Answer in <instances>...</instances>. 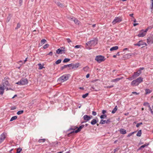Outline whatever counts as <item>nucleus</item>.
<instances>
[{
    "label": "nucleus",
    "mask_w": 153,
    "mask_h": 153,
    "mask_svg": "<svg viewBox=\"0 0 153 153\" xmlns=\"http://www.w3.org/2000/svg\"><path fill=\"white\" fill-rule=\"evenodd\" d=\"M97 43V39H94L86 43V48L87 49L90 50L91 49V47L95 45Z\"/></svg>",
    "instance_id": "f257e3e1"
},
{
    "label": "nucleus",
    "mask_w": 153,
    "mask_h": 153,
    "mask_svg": "<svg viewBox=\"0 0 153 153\" xmlns=\"http://www.w3.org/2000/svg\"><path fill=\"white\" fill-rule=\"evenodd\" d=\"M143 78L139 77L136 79L132 81L131 83V85L132 86H137L140 83L143 82Z\"/></svg>",
    "instance_id": "f03ea898"
},
{
    "label": "nucleus",
    "mask_w": 153,
    "mask_h": 153,
    "mask_svg": "<svg viewBox=\"0 0 153 153\" xmlns=\"http://www.w3.org/2000/svg\"><path fill=\"white\" fill-rule=\"evenodd\" d=\"M69 77V74H65L60 77L58 81L61 82H63L67 80Z\"/></svg>",
    "instance_id": "7ed1b4c3"
},
{
    "label": "nucleus",
    "mask_w": 153,
    "mask_h": 153,
    "mask_svg": "<svg viewBox=\"0 0 153 153\" xmlns=\"http://www.w3.org/2000/svg\"><path fill=\"white\" fill-rule=\"evenodd\" d=\"M6 89V91H7L9 90H13L11 88H8L6 87L5 85H4V83H2L0 85V94L1 95H2L4 92V91L5 89Z\"/></svg>",
    "instance_id": "20e7f679"
},
{
    "label": "nucleus",
    "mask_w": 153,
    "mask_h": 153,
    "mask_svg": "<svg viewBox=\"0 0 153 153\" xmlns=\"http://www.w3.org/2000/svg\"><path fill=\"white\" fill-rule=\"evenodd\" d=\"M28 82V81L27 79L22 78L19 81L16 82V84L19 85H24L27 84Z\"/></svg>",
    "instance_id": "39448f33"
},
{
    "label": "nucleus",
    "mask_w": 153,
    "mask_h": 153,
    "mask_svg": "<svg viewBox=\"0 0 153 153\" xmlns=\"http://www.w3.org/2000/svg\"><path fill=\"white\" fill-rule=\"evenodd\" d=\"M95 60L97 61L98 62L100 63L101 62L104 61L105 60V59L104 56L100 55L97 56L95 58Z\"/></svg>",
    "instance_id": "423d86ee"
},
{
    "label": "nucleus",
    "mask_w": 153,
    "mask_h": 153,
    "mask_svg": "<svg viewBox=\"0 0 153 153\" xmlns=\"http://www.w3.org/2000/svg\"><path fill=\"white\" fill-rule=\"evenodd\" d=\"M147 31V29H145V30H142L140 31L139 33L137 35L138 37H143L145 35Z\"/></svg>",
    "instance_id": "0eeeda50"
},
{
    "label": "nucleus",
    "mask_w": 153,
    "mask_h": 153,
    "mask_svg": "<svg viewBox=\"0 0 153 153\" xmlns=\"http://www.w3.org/2000/svg\"><path fill=\"white\" fill-rule=\"evenodd\" d=\"M9 80V78L8 77H6L4 78V79L3 80L2 83H4V85H5L6 87L7 86H9L10 85L8 82Z\"/></svg>",
    "instance_id": "6e6552de"
},
{
    "label": "nucleus",
    "mask_w": 153,
    "mask_h": 153,
    "mask_svg": "<svg viewBox=\"0 0 153 153\" xmlns=\"http://www.w3.org/2000/svg\"><path fill=\"white\" fill-rule=\"evenodd\" d=\"M7 136V133L5 132H4L0 136V143L3 142Z\"/></svg>",
    "instance_id": "1a4fd4ad"
},
{
    "label": "nucleus",
    "mask_w": 153,
    "mask_h": 153,
    "mask_svg": "<svg viewBox=\"0 0 153 153\" xmlns=\"http://www.w3.org/2000/svg\"><path fill=\"white\" fill-rule=\"evenodd\" d=\"M122 21V19L120 17H116L112 22L113 25H115L117 23H119Z\"/></svg>",
    "instance_id": "9d476101"
},
{
    "label": "nucleus",
    "mask_w": 153,
    "mask_h": 153,
    "mask_svg": "<svg viewBox=\"0 0 153 153\" xmlns=\"http://www.w3.org/2000/svg\"><path fill=\"white\" fill-rule=\"evenodd\" d=\"M65 48L61 47L60 48L58 49L56 51V52L58 54H62L65 53Z\"/></svg>",
    "instance_id": "9b49d317"
},
{
    "label": "nucleus",
    "mask_w": 153,
    "mask_h": 153,
    "mask_svg": "<svg viewBox=\"0 0 153 153\" xmlns=\"http://www.w3.org/2000/svg\"><path fill=\"white\" fill-rule=\"evenodd\" d=\"M135 46H141V45H146V43L143 42L142 41H139L137 43L134 44Z\"/></svg>",
    "instance_id": "f8f14e48"
},
{
    "label": "nucleus",
    "mask_w": 153,
    "mask_h": 153,
    "mask_svg": "<svg viewBox=\"0 0 153 153\" xmlns=\"http://www.w3.org/2000/svg\"><path fill=\"white\" fill-rule=\"evenodd\" d=\"M84 125H82L80 126L79 128H78L76 130H74L72 131L71 132V133H77L79 131H80L81 129L84 127Z\"/></svg>",
    "instance_id": "ddd939ff"
},
{
    "label": "nucleus",
    "mask_w": 153,
    "mask_h": 153,
    "mask_svg": "<svg viewBox=\"0 0 153 153\" xmlns=\"http://www.w3.org/2000/svg\"><path fill=\"white\" fill-rule=\"evenodd\" d=\"M91 117L92 116H90L88 115H85L84 116L83 118L84 120L87 122L89 121L90 119H91Z\"/></svg>",
    "instance_id": "4468645a"
},
{
    "label": "nucleus",
    "mask_w": 153,
    "mask_h": 153,
    "mask_svg": "<svg viewBox=\"0 0 153 153\" xmlns=\"http://www.w3.org/2000/svg\"><path fill=\"white\" fill-rule=\"evenodd\" d=\"M110 122V121L109 120H101L100 122V124H104L105 123H107L108 122Z\"/></svg>",
    "instance_id": "2eb2a0df"
},
{
    "label": "nucleus",
    "mask_w": 153,
    "mask_h": 153,
    "mask_svg": "<svg viewBox=\"0 0 153 153\" xmlns=\"http://www.w3.org/2000/svg\"><path fill=\"white\" fill-rule=\"evenodd\" d=\"M140 75V74H139L138 72H134V73L133 75H132V77L133 79H134L138 76Z\"/></svg>",
    "instance_id": "dca6fc26"
},
{
    "label": "nucleus",
    "mask_w": 153,
    "mask_h": 153,
    "mask_svg": "<svg viewBox=\"0 0 153 153\" xmlns=\"http://www.w3.org/2000/svg\"><path fill=\"white\" fill-rule=\"evenodd\" d=\"M79 65V63H76L75 64H72V67L71 69H76L78 68Z\"/></svg>",
    "instance_id": "f3484780"
},
{
    "label": "nucleus",
    "mask_w": 153,
    "mask_h": 153,
    "mask_svg": "<svg viewBox=\"0 0 153 153\" xmlns=\"http://www.w3.org/2000/svg\"><path fill=\"white\" fill-rule=\"evenodd\" d=\"M123 78V77H122L121 78H117L115 79H112L111 81V82H117Z\"/></svg>",
    "instance_id": "a211bd4d"
},
{
    "label": "nucleus",
    "mask_w": 153,
    "mask_h": 153,
    "mask_svg": "<svg viewBox=\"0 0 153 153\" xmlns=\"http://www.w3.org/2000/svg\"><path fill=\"white\" fill-rule=\"evenodd\" d=\"M120 132L121 134H125L126 133V131L123 128H121L120 130Z\"/></svg>",
    "instance_id": "6ab92c4d"
},
{
    "label": "nucleus",
    "mask_w": 153,
    "mask_h": 153,
    "mask_svg": "<svg viewBox=\"0 0 153 153\" xmlns=\"http://www.w3.org/2000/svg\"><path fill=\"white\" fill-rule=\"evenodd\" d=\"M149 145V143H146V144L141 146L140 147L139 149L138 150H141V149L142 148H144L145 147L147 146H148Z\"/></svg>",
    "instance_id": "aec40b11"
},
{
    "label": "nucleus",
    "mask_w": 153,
    "mask_h": 153,
    "mask_svg": "<svg viewBox=\"0 0 153 153\" xmlns=\"http://www.w3.org/2000/svg\"><path fill=\"white\" fill-rule=\"evenodd\" d=\"M97 122H98V120H97L95 119H94L91 121V123L92 125H94L96 124Z\"/></svg>",
    "instance_id": "412c9836"
},
{
    "label": "nucleus",
    "mask_w": 153,
    "mask_h": 153,
    "mask_svg": "<svg viewBox=\"0 0 153 153\" xmlns=\"http://www.w3.org/2000/svg\"><path fill=\"white\" fill-rule=\"evenodd\" d=\"M147 42L148 44L153 43V39H147Z\"/></svg>",
    "instance_id": "4be33fe9"
},
{
    "label": "nucleus",
    "mask_w": 153,
    "mask_h": 153,
    "mask_svg": "<svg viewBox=\"0 0 153 153\" xmlns=\"http://www.w3.org/2000/svg\"><path fill=\"white\" fill-rule=\"evenodd\" d=\"M118 48V46H114V47H113L112 48H111L110 49V51H114V50H117Z\"/></svg>",
    "instance_id": "5701e85b"
},
{
    "label": "nucleus",
    "mask_w": 153,
    "mask_h": 153,
    "mask_svg": "<svg viewBox=\"0 0 153 153\" xmlns=\"http://www.w3.org/2000/svg\"><path fill=\"white\" fill-rule=\"evenodd\" d=\"M71 19L74 21L75 23L76 24H79V21L76 19H75L74 18H71Z\"/></svg>",
    "instance_id": "b1692460"
},
{
    "label": "nucleus",
    "mask_w": 153,
    "mask_h": 153,
    "mask_svg": "<svg viewBox=\"0 0 153 153\" xmlns=\"http://www.w3.org/2000/svg\"><path fill=\"white\" fill-rule=\"evenodd\" d=\"M117 108H117V106H116L115 107L114 109H113V110L112 111L111 113L112 114L115 113L116 112V111L117 110Z\"/></svg>",
    "instance_id": "393cba45"
},
{
    "label": "nucleus",
    "mask_w": 153,
    "mask_h": 153,
    "mask_svg": "<svg viewBox=\"0 0 153 153\" xmlns=\"http://www.w3.org/2000/svg\"><path fill=\"white\" fill-rule=\"evenodd\" d=\"M145 91H146V94H150L152 92V91L150 90H149V89H146Z\"/></svg>",
    "instance_id": "a878e982"
},
{
    "label": "nucleus",
    "mask_w": 153,
    "mask_h": 153,
    "mask_svg": "<svg viewBox=\"0 0 153 153\" xmlns=\"http://www.w3.org/2000/svg\"><path fill=\"white\" fill-rule=\"evenodd\" d=\"M11 17V14H9L8 16H7V20H6V22H8L10 20V19Z\"/></svg>",
    "instance_id": "bb28decb"
},
{
    "label": "nucleus",
    "mask_w": 153,
    "mask_h": 153,
    "mask_svg": "<svg viewBox=\"0 0 153 153\" xmlns=\"http://www.w3.org/2000/svg\"><path fill=\"white\" fill-rule=\"evenodd\" d=\"M83 69L85 71L87 72L88 71L89 69V68L88 66H86L84 67L83 68Z\"/></svg>",
    "instance_id": "cd10ccee"
},
{
    "label": "nucleus",
    "mask_w": 153,
    "mask_h": 153,
    "mask_svg": "<svg viewBox=\"0 0 153 153\" xmlns=\"http://www.w3.org/2000/svg\"><path fill=\"white\" fill-rule=\"evenodd\" d=\"M144 69V68L143 67L140 68L139 69L138 71L137 72H138V73L139 74H140V75L142 73L141 71L143 70Z\"/></svg>",
    "instance_id": "c85d7f7f"
},
{
    "label": "nucleus",
    "mask_w": 153,
    "mask_h": 153,
    "mask_svg": "<svg viewBox=\"0 0 153 153\" xmlns=\"http://www.w3.org/2000/svg\"><path fill=\"white\" fill-rule=\"evenodd\" d=\"M56 4L58 5V6L61 7H64V6L62 5L60 2H58L56 3Z\"/></svg>",
    "instance_id": "c756f323"
},
{
    "label": "nucleus",
    "mask_w": 153,
    "mask_h": 153,
    "mask_svg": "<svg viewBox=\"0 0 153 153\" xmlns=\"http://www.w3.org/2000/svg\"><path fill=\"white\" fill-rule=\"evenodd\" d=\"M141 130H140L138 131L136 135L137 136L140 137L141 136Z\"/></svg>",
    "instance_id": "7c9ffc66"
},
{
    "label": "nucleus",
    "mask_w": 153,
    "mask_h": 153,
    "mask_svg": "<svg viewBox=\"0 0 153 153\" xmlns=\"http://www.w3.org/2000/svg\"><path fill=\"white\" fill-rule=\"evenodd\" d=\"M45 141V139H39L38 140V142L39 143L44 142Z\"/></svg>",
    "instance_id": "2f4dec72"
},
{
    "label": "nucleus",
    "mask_w": 153,
    "mask_h": 153,
    "mask_svg": "<svg viewBox=\"0 0 153 153\" xmlns=\"http://www.w3.org/2000/svg\"><path fill=\"white\" fill-rule=\"evenodd\" d=\"M17 116H14L12 117L10 120V121H12L13 120L16 119L17 118Z\"/></svg>",
    "instance_id": "473e14b6"
},
{
    "label": "nucleus",
    "mask_w": 153,
    "mask_h": 153,
    "mask_svg": "<svg viewBox=\"0 0 153 153\" xmlns=\"http://www.w3.org/2000/svg\"><path fill=\"white\" fill-rule=\"evenodd\" d=\"M38 65L39 67V69H42L43 68V65H42L41 63H39Z\"/></svg>",
    "instance_id": "72a5a7b5"
},
{
    "label": "nucleus",
    "mask_w": 153,
    "mask_h": 153,
    "mask_svg": "<svg viewBox=\"0 0 153 153\" xmlns=\"http://www.w3.org/2000/svg\"><path fill=\"white\" fill-rule=\"evenodd\" d=\"M107 117V115L106 114L102 115L100 116V118L101 119L105 118Z\"/></svg>",
    "instance_id": "f704fd0d"
},
{
    "label": "nucleus",
    "mask_w": 153,
    "mask_h": 153,
    "mask_svg": "<svg viewBox=\"0 0 153 153\" xmlns=\"http://www.w3.org/2000/svg\"><path fill=\"white\" fill-rule=\"evenodd\" d=\"M70 60V59L68 58H65L63 61V62L65 63L69 62Z\"/></svg>",
    "instance_id": "c9c22d12"
},
{
    "label": "nucleus",
    "mask_w": 153,
    "mask_h": 153,
    "mask_svg": "<svg viewBox=\"0 0 153 153\" xmlns=\"http://www.w3.org/2000/svg\"><path fill=\"white\" fill-rule=\"evenodd\" d=\"M23 110L19 111L17 112V114L18 115H20L22 114L23 113Z\"/></svg>",
    "instance_id": "e433bc0d"
},
{
    "label": "nucleus",
    "mask_w": 153,
    "mask_h": 153,
    "mask_svg": "<svg viewBox=\"0 0 153 153\" xmlns=\"http://www.w3.org/2000/svg\"><path fill=\"white\" fill-rule=\"evenodd\" d=\"M22 150V149L21 148H19L17 149V153H19Z\"/></svg>",
    "instance_id": "4c0bfd02"
},
{
    "label": "nucleus",
    "mask_w": 153,
    "mask_h": 153,
    "mask_svg": "<svg viewBox=\"0 0 153 153\" xmlns=\"http://www.w3.org/2000/svg\"><path fill=\"white\" fill-rule=\"evenodd\" d=\"M61 62V59H59L55 62V63L56 64H58L60 63Z\"/></svg>",
    "instance_id": "58836bf2"
},
{
    "label": "nucleus",
    "mask_w": 153,
    "mask_h": 153,
    "mask_svg": "<svg viewBox=\"0 0 153 153\" xmlns=\"http://www.w3.org/2000/svg\"><path fill=\"white\" fill-rule=\"evenodd\" d=\"M136 132V131H134V132H131V133H130L128 134L127 135V137H130L133 134H134V133Z\"/></svg>",
    "instance_id": "ea45409f"
},
{
    "label": "nucleus",
    "mask_w": 153,
    "mask_h": 153,
    "mask_svg": "<svg viewBox=\"0 0 153 153\" xmlns=\"http://www.w3.org/2000/svg\"><path fill=\"white\" fill-rule=\"evenodd\" d=\"M88 95V93H86L85 94H83L82 95V97L83 98H85Z\"/></svg>",
    "instance_id": "a19ab883"
},
{
    "label": "nucleus",
    "mask_w": 153,
    "mask_h": 153,
    "mask_svg": "<svg viewBox=\"0 0 153 153\" xmlns=\"http://www.w3.org/2000/svg\"><path fill=\"white\" fill-rule=\"evenodd\" d=\"M143 124V123L142 122L140 123H138L136 125V126L137 128L139 127L141 125Z\"/></svg>",
    "instance_id": "79ce46f5"
},
{
    "label": "nucleus",
    "mask_w": 153,
    "mask_h": 153,
    "mask_svg": "<svg viewBox=\"0 0 153 153\" xmlns=\"http://www.w3.org/2000/svg\"><path fill=\"white\" fill-rule=\"evenodd\" d=\"M20 26H21V25L19 23H18L17 24V26L15 28V29H17L18 28H19L20 27Z\"/></svg>",
    "instance_id": "37998d69"
},
{
    "label": "nucleus",
    "mask_w": 153,
    "mask_h": 153,
    "mask_svg": "<svg viewBox=\"0 0 153 153\" xmlns=\"http://www.w3.org/2000/svg\"><path fill=\"white\" fill-rule=\"evenodd\" d=\"M46 40L45 39H43L41 41V43L42 44H44Z\"/></svg>",
    "instance_id": "c03bdc74"
},
{
    "label": "nucleus",
    "mask_w": 153,
    "mask_h": 153,
    "mask_svg": "<svg viewBox=\"0 0 153 153\" xmlns=\"http://www.w3.org/2000/svg\"><path fill=\"white\" fill-rule=\"evenodd\" d=\"M49 46V45L48 44H46L44 46L43 48L44 49H46V48H47Z\"/></svg>",
    "instance_id": "a18cd8bd"
},
{
    "label": "nucleus",
    "mask_w": 153,
    "mask_h": 153,
    "mask_svg": "<svg viewBox=\"0 0 153 153\" xmlns=\"http://www.w3.org/2000/svg\"><path fill=\"white\" fill-rule=\"evenodd\" d=\"M67 68V66L66 65H65L63 66L61 68V70H63L65 68Z\"/></svg>",
    "instance_id": "49530a36"
},
{
    "label": "nucleus",
    "mask_w": 153,
    "mask_h": 153,
    "mask_svg": "<svg viewBox=\"0 0 153 153\" xmlns=\"http://www.w3.org/2000/svg\"><path fill=\"white\" fill-rule=\"evenodd\" d=\"M149 110L151 111V113L153 114V111H152V109L149 105Z\"/></svg>",
    "instance_id": "de8ad7c7"
},
{
    "label": "nucleus",
    "mask_w": 153,
    "mask_h": 153,
    "mask_svg": "<svg viewBox=\"0 0 153 153\" xmlns=\"http://www.w3.org/2000/svg\"><path fill=\"white\" fill-rule=\"evenodd\" d=\"M119 149V148H116L114 150V153H115L116 152L118 151Z\"/></svg>",
    "instance_id": "09e8293b"
},
{
    "label": "nucleus",
    "mask_w": 153,
    "mask_h": 153,
    "mask_svg": "<svg viewBox=\"0 0 153 153\" xmlns=\"http://www.w3.org/2000/svg\"><path fill=\"white\" fill-rule=\"evenodd\" d=\"M143 105L144 106H148V107H149V103L148 102H145L144 104Z\"/></svg>",
    "instance_id": "8fccbe9b"
},
{
    "label": "nucleus",
    "mask_w": 153,
    "mask_h": 153,
    "mask_svg": "<svg viewBox=\"0 0 153 153\" xmlns=\"http://www.w3.org/2000/svg\"><path fill=\"white\" fill-rule=\"evenodd\" d=\"M106 113V111L105 110H103L102 111V113L104 114H105Z\"/></svg>",
    "instance_id": "3c124183"
},
{
    "label": "nucleus",
    "mask_w": 153,
    "mask_h": 153,
    "mask_svg": "<svg viewBox=\"0 0 153 153\" xmlns=\"http://www.w3.org/2000/svg\"><path fill=\"white\" fill-rule=\"evenodd\" d=\"M92 114L94 116H96L97 115L96 112L94 111H93L92 112Z\"/></svg>",
    "instance_id": "603ef678"
},
{
    "label": "nucleus",
    "mask_w": 153,
    "mask_h": 153,
    "mask_svg": "<svg viewBox=\"0 0 153 153\" xmlns=\"http://www.w3.org/2000/svg\"><path fill=\"white\" fill-rule=\"evenodd\" d=\"M67 65V67H72V64H69L67 65Z\"/></svg>",
    "instance_id": "864d4df0"
},
{
    "label": "nucleus",
    "mask_w": 153,
    "mask_h": 153,
    "mask_svg": "<svg viewBox=\"0 0 153 153\" xmlns=\"http://www.w3.org/2000/svg\"><path fill=\"white\" fill-rule=\"evenodd\" d=\"M132 94H135L136 95H138L139 94V93H137L136 92H132Z\"/></svg>",
    "instance_id": "5fc2aeb1"
},
{
    "label": "nucleus",
    "mask_w": 153,
    "mask_h": 153,
    "mask_svg": "<svg viewBox=\"0 0 153 153\" xmlns=\"http://www.w3.org/2000/svg\"><path fill=\"white\" fill-rule=\"evenodd\" d=\"M127 79H128L129 80H131L133 79V78L132 77H130L128 78H127Z\"/></svg>",
    "instance_id": "6e6d98bb"
},
{
    "label": "nucleus",
    "mask_w": 153,
    "mask_h": 153,
    "mask_svg": "<svg viewBox=\"0 0 153 153\" xmlns=\"http://www.w3.org/2000/svg\"><path fill=\"white\" fill-rule=\"evenodd\" d=\"M48 55H49L50 56H52L53 55V53L52 52H50L48 54Z\"/></svg>",
    "instance_id": "4d7b16f0"
},
{
    "label": "nucleus",
    "mask_w": 153,
    "mask_h": 153,
    "mask_svg": "<svg viewBox=\"0 0 153 153\" xmlns=\"http://www.w3.org/2000/svg\"><path fill=\"white\" fill-rule=\"evenodd\" d=\"M152 27L149 26V27H148V28H147L146 29H147V31H148L149 29H151L152 28Z\"/></svg>",
    "instance_id": "13d9d810"
},
{
    "label": "nucleus",
    "mask_w": 153,
    "mask_h": 153,
    "mask_svg": "<svg viewBox=\"0 0 153 153\" xmlns=\"http://www.w3.org/2000/svg\"><path fill=\"white\" fill-rule=\"evenodd\" d=\"M80 45H76L74 47L76 48H80Z\"/></svg>",
    "instance_id": "bf43d9fd"
},
{
    "label": "nucleus",
    "mask_w": 153,
    "mask_h": 153,
    "mask_svg": "<svg viewBox=\"0 0 153 153\" xmlns=\"http://www.w3.org/2000/svg\"><path fill=\"white\" fill-rule=\"evenodd\" d=\"M67 42L69 43H70V42H71V41L70 40V39H67Z\"/></svg>",
    "instance_id": "052dcab7"
},
{
    "label": "nucleus",
    "mask_w": 153,
    "mask_h": 153,
    "mask_svg": "<svg viewBox=\"0 0 153 153\" xmlns=\"http://www.w3.org/2000/svg\"><path fill=\"white\" fill-rule=\"evenodd\" d=\"M27 57L24 60V64L25 63V62L27 61Z\"/></svg>",
    "instance_id": "680f3d73"
},
{
    "label": "nucleus",
    "mask_w": 153,
    "mask_h": 153,
    "mask_svg": "<svg viewBox=\"0 0 153 153\" xmlns=\"http://www.w3.org/2000/svg\"><path fill=\"white\" fill-rule=\"evenodd\" d=\"M113 86H114L113 85H111L110 86H107V88H111L113 87Z\"/></svg>",
    "instance_id": "e2e57ef3"
},
{
    "label": "nucleus",
    "mask_w": 153,
    "mask_h": 153,
    "mask_svg": "<svg viewBox=\"0 0 153 153\" xmlns=\"http://www.w3.org/2000/svg\"><path fill=\"white\" fill-rule=\"evenodd\" d=\"M22 2V0H19V3L20 4H21Z\"/></svg>",
    "instance_id": "0e129e2a"
},
{
    "label": "nucleus",
    "mask_w": 153,
    "mask_h": 153,
    "mask_svg": "<svg viewBox=\"0 0 153 153\" xmlns=\"http://www.w3.org/2000/svg\"><path fill=\"white\" fill-rule=\"evenodd\" d=\"M89 76H90V75L89 74H87V75H86V78H88V77H89Z\"/></svg>",
    "instance_id": "69168bd1"
},
{
    "label": "nucleus",
    "mask_w": 153,
    "mask_h": 153,
    "mask_svg": "<svg viewBox=\"0 0 153 153\" xmlns=\"http://www.w3.org/2000/svg\"><path fill=\"white\" fill-rule=\"evenodd\" d=\"M139 25V24H138V23H134V24H133V26H136V25Z\"/></svg>",
    "instance_id": "338daca9"
},
{
    "label": "nucleus",
    "mask_w": 153,
    "mask_h": 153,
    "mask_svg": "<svg viewBox=\"0 0 153 153\" xmlns=\"http://www.w3.org/2000/svg\"><path fill=\"white\" fill-rule=\"evenodd\" d=\"M129 16H130L132 17L133 18H134V17H133V14H129Z\"/></svg>",
    "instance_id": "774afa93"
}]
</instances>
